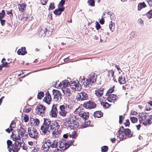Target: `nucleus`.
<instances>
[{"instance_id": "423d86ee", "label": "nucleus", "mask_w": 152, "mask_h": 152, "mask_svg": "<svg viewBox=\"0 0 152 152\" xmlns=\"http://www.w3.org/2000/svg\"><path fill=\"white\" fill-rule=\"evenodd\" d=\"M74 140L73 141H67V140H62L60 141L59 143V145L58 146L60 150L63 152V150L67 149L71 145H72L73 143Z\"/></svg>"}, {"instance_id": "09e8293b", "label": "nucleus", "mask_w": 152, "mask_h": 152, "mask_svg": "<svg viewBox=\"0 0 152 152\" xmlns=\"http://www.w3.org/2000/svg\"><path fill=\"white\" fill-rule=\"evenodd\" d=\"M114 24H115L114 23H113H113L112 21H111V22H110V24H109V28L110 30L112 32L114 30Z\"/></svg>"}, {"instance_id": "f257e3e1", "label": "nucleus", "mask_w": 152, "mask_h": 152, "mask_svg": "<svg viewBox=\"0 0 152 152\" xmlns=\"http://www.w3.org/2000/svg\"><path fill=\"white\" fill-rule=\"evenodd\" d=\"M119 137L121 141L125 140L127 138H131L133 133L129 129H124L123 126L121 127L118 131Z\"/></svg>"}, {"instance_id": "e433bc0d", "label": "nucleus", "mask_w": 152, "mask_h": 152, "mask_svg": "<svg viewBox=\"0 0 152 152\" xmlns=\"http://www.w3.org/2000/svg\"><path fill=\"white\" fill-rule=\"evenodd\" d=\"M7 148L8 149L9 151L10 152L11 148L12 147L13 144H12V142L10 140H8L7 141Z\"/></svg>"}, {"instance_id": "0eeeda50", "label": "nucleus", "mask_w": 152, "mask_h": 152, "mask_svg": "<svg viewBox=\"0 0 152 152\" xmlns=\"http://www.w3.org/2000/svg\"><path fill=\"white\" fill-rule=\"evenodd\" d=\"M53 93L54 96L53 100L54 101L60 102L62 99V94L61 92L58 90L53 89Z\"/></svg>"}, {"instance_id": "cd10ccee", "label": "nucleus", "mask_w": 152, "mask_h": 152, "mask_svg": "<svg viewBox=\"0 0 152 152\" xmlns=\"http://www.w3.org/2000/svg\"><path fill=\"white\" fill-rule=\"evenodd\" d=\"M84 110V109L83 108L79 107L75 109L74 113L77 115L80 116Z\"/></svg>"}, {"instance_id": "bf43d9fd", "label": "nucleus", "mask_w": 152, "mask_h": 152, "mask_svg": "<svg viewBox=\"0 0 152 152\" xmlns=\"http://www.w3.org/2000/svg\"><path fill=\"white\" fill-rule=\"evenodd\" d=\"M147 115H145L142 118H141V119L139 121L140 123H142L144 121H147L146 120V118L147 117Z\"/></svg>"}, {"instance_id": "72a5a7b5", "label": "nucleus", "mask_w": 152, "mask_h": 152, "mask_svg": "<svg viewBox=\"0 0 152 152\" xmlns=\"http://www.w3.org/2000/svg\"><path fill=\"white\" fill-rule=\"evenodd\" d=\"M146 7V5L144 2L140 3L138 4V10L140 11L142 8Z\"/></svg>"}, {"instance_id": "864d4df0", "label": "nucleus", "mask_w": 152, "mask_h": 152, "mask_svg": "<svg viewBox=\"0 0 152 152\" xmlns=\"http://www.w3.org/2000/svg\"><path fill=\"white\" fill-rule=\"evenodd\" d=\"M125 116L122 115H120L119 116V123L122 124L123 123V120L124 119Z\"/></svg>"}, {"instance_id": "0e129e2a", "label": "nucleus", "mask_w": 152, "mask_h": 152, "mask_svg": "<svg viewBox=\"0 0 152 152\" xmlns=\"http://www.w3.org/2000/svg\"><path fill=\"white\" fill-rule=\"evenodd\" d=\"M96 28V29L97 30H98L101 28V26L98 22H96V24L95 26Z\"/></svg>"}, {"instance_id": "de8ad7c7", "label": "nucleus", "mask_w": 152, "mask_h": 152, "mask_svg": "<svg viewBox=\"0 0 152 152\" xmlns=\"http://www.w3.org/2000/svg\"><path fill=\"white\" fill-rule=\"evenodd\" d=\"M44 94L43 92L40 91L38 92L37 94V98L41 99L44 96Z\"/></svg>"}, {"instance_id": "680f3d73", "label": "nucleus", "mask_w": 152, "mask_h": 152, "mask_svg": "<svg viewBox=\"0 0 152 152\" xmlns=\"http://www.w3.org/2000/svg\"><path fill=\"white\" fill-rule=\"evenodd\" d=\"M6 12L8 15H9L10 17H11L13 16V14L12 13V10H11L10 11L7 10Z\"/></svg>"}, {"instance_id": "4c0bfd02", "label": "nucleus", "mask_w": 152, "mask_h": 152, "mask_svg": "<svg viewBox=\"0 0 152 152\" xmlns=\"http://www.w3.org/2000/svg\"><path fill=\"white\" fill-rule=\"evenodd\" d=\"M115 87L114 86H112L107 91L106 94L109 95L111 94V93L113 92L114 91V88Z\"/></svg>"}, {"instance_id": "20e7f679", "label": "nucleus", "mask_w": 152, "mask_h": 152, "mask_svg": "<svg viewBox=\"0 0 152 152\" xmlns=\"http://www.w3.org/2000/svg\"><path fill=\"white\" fill-rule=\"evenodd\" d=\"M51 121L45 118L44 122L41 126L40 129L44 134H46L48 132H50L51 131Z\"/></svg>"}, {"instance_id": "a211bd4d", "label": "nucleus", "mask_w": 152, "mask_h": 152, "mask_svg": "<svg viewBox=\"0 0 152 152\" xmlns=\"http://www.w3.org/2000/svg\"><path fill=\"white\" fill-rule=\"evenodd\" d=\"M67 112L64 109V107L62 106L61 105L60 106L59 114L60 116L65 117L66 115Z\"/></svg>"}, {"instance_id": "a878e982", "label": "nucleus", "mask_w": 152, "mask_h": 152, "mask_svg": "<svg viewBox=\"0 0 152 152\" xmlns=\"http://www.w3.org/2000/svg\"><path fill=\"white\" fill-rule=\"evenodd\" d=\"M18 54L19 55H23L27 53L25 47H23L19 49L17 51Z\"/></svg>"}, {"instance_id": "e2e57ef3", "label": "nucleus", "mask_w": 152, "mask_h": 152, "mask_svg": "<svg viewBox=\"0 0 152 152\" xmlns=\"http://www.w3.org/2000/svg\"><path fill=\"white\" fill-rule=\"evenodd\" d=\"M49 8V9L51 10H53L55 8L54 3H51L50 4Z\"/></svg>"}, {"instance_id": "4be33fe9", "label": "nucleus", "mask_w": 152, "mask_h": 152, "mask_svg": "<svg viewBox=\"0 0 152 152\" xmlns=\"http://www.w3.org/2000/svg\"><path fill=\"white\" fill-rule=\"evenodd\" d=\"M69 84L70 83L68 80H65L61 82L58 85L60 87L65 88L68 86Z\"/></svg>"}, {"instance_id": "f704fd0d", "label": "nucleus", "mask_w": 152, "mask_h": 152, "mask_svg": "<svg viewBox=\"0 0 152 152\" xmlns=\"http://www.w3.org/2000/svg\"><path fill=\"white\" fill-rule=\"evenodd\" d=\"M32 119L33 120H31V121H32L33 122H32L31 123H33V124L35 126H38L40 123L39 120L38 118H34Z\"/></svg>"}, {"instance_id": "13d9d810", "label": "nucleus", "mask_w": 152, "mask_h": 152, "mask_svg": "<svg viewBox=\"0 0 152 152\" xmlns=\"http://www.w3.org/2000/svg\"><path fill=\"white\" fill-rule=\"evenodd\" d=\"M5 15V13L4 10H3L0 13V19L4 18Z\"/></svg>"}, {"instance_id": "c85d7f7f", "label": "nucleus", "mask_w": 152, "mask_h": 152, "mask_svg": "<svg viewBox=\"0 0 152 152\" xmlns=\"http://www.w3.org/2000/svg\"><path fill=\"white\" fill-rule=\"evenodd\" d=\"M103 113L101 111H97L95 112L94 114V116L95 117L100 118L103 116Z\"/></svg>"}, {"instance_id": "2f4dec72", "label": "nucleus", "mask_w": 152, "mask_h": 152, "mask_svg": "<svg viewBox=\"0 0 152 152\" xmlns=\"http://www.w3.org/2000/svg\"><path fill=\"white\" fill-rule=\"evenodd\" d=\"M2 63V64L0 65V70H2L3 67L8 68L10 66L9 63L5 62Z\"/></svg>"}, {"instance_id": "c756f323", "label": "nucleus", "mask_w": 152, "mask_h": 152, "mask_svg": "<svg viewBox=\"0 0 152 152\" xmlns=\"http://www.w3.org/2000/svg\"><path fill=\"white\" fill-rule=\"evenodd\" d=\"M12 133V134L11 135V137L12 139L13 140L16 141L20 140V137L19 134H14L13 132Z\"/></svg>"}, {"instance_id": "c03bdc74", "label": "nucleus", "mask_w": 152, "mask_h": 152, "mask_svg": "<svg viewBox=\"0 0 152 152\" xmlns=\"http://www.w3.org/2000/svg\"><path fill=\"white\" fill-rule=\"evenodd\" d=\"M69 136L72 138H75L77 136V134L76 131H74L71 134H69Z\"/></svg>"}, {"instance_id": "4d7b16f0", "label": "nucleus", "mask_w": 152, "mask_h": 152, "mask_svg": "<svg viewBox=\"0 0 152 152\" xmlns=\"http://www.w3.org/2000/svg\"><path fill=\"white\" fill-rule=\"evenodd\" d=\"M146 15L149 19H150L151 18L152 16V10H149L146 13Z\"/></svg>"}, {"instance_id": "6e6552de", "label": "nucleus", "mask_w": 152, "mask_h": 152, "mask_svg": "<svg viewBox=\"0 0 152 152\" xmlns=\"http://www.w3.org/2000/svg\"><path fill=\"white\" fill-rule=\"evenodd\" d=\"M51 141L50 140H47L44 143L42 146V150L44 152H50Z\"/></svg>"}, {"instance_id": "f3484780", "label": "nucleus", "mask_w": 152, "mask_h": 152, "mask_svg": "<svg viewBox=\"0 0 152 152\" xmlns=\"http://www.w3.org/2000/svg\"><path fill=\"white\" fill-rule=\"evenodd\" d=\"M108 96L107 100L109 102H114L118 100V97L115 94H111Z\"/></svg>"}, {"instance_id": "a19ab883", "label": "nucleus", "mask_w": 152, "mask_h": 152, "mask_svg": "<svg viewBox=\"0 0 152 152\" xmlns=\"http://www.w3.org/2000/svg\"><path fill=\"white\" fill-rule=\"evenodd\" d=\"M31 110V108L30 106L29 107L26 106L23 109V111L25 113H28L30 112Z\"/></svg>"}, {"instance_id": "dca6fc26", "label": "nucleus", "mask_w": 152, "mask_h": 152, "mask_svg": "<svg viewBox=\"0 0 152 152\" xmlns=\"http://www.w3.org/2000/svg\"><path fill=\"white\" fill-rule=\"evenodd\" d=\"M88 79L92 84L96 81L97 75L94 72H92L89 75Z\"/></svg>"}, {"instance_id": "ddd939ff", "label": "nucleus", "mask_w": 152, "mask_h": 152, "mask_svg": "<svg viewBox=\"0 0 152 152\" xmlns=\"http://www.w3.org/2000/svg\"><path fill=\"white\" fill-rule=\"evenodd\" d=\"M46 110V107L42 105H39L37 106L35 109V112L37 114H44Z\"/></svg>"}, {"instance_id": "052dcab7", "label": "nucleus", "mask_w": 152, "mask_h": 152, "mask_svg": "<svg viewBox=\"0 0 152 152\" xmlns=\"http://www.w3.org/2000/svg\"><path fill=\"white\" fill-rule=\"evenodd\" d=\"M130 123L129 120L128 119L126 120V122L124 123V124L126 127L129 126Z\"/></svg>"}, {"instance_id": "aec40b11", "label": "nucleus", "mask_w": 152, "mask_h": 152, "mask_svg": "<svg viewBox=\"0 0 152 152\" xmlns=\"http://www.w3.org/2000/svg\"><path fill=\"white\" fill-rule=\"evenodd\" d=\"M104 91V89L102 88L97 89L95 91V94L98 97L102 96L103 95Z\"/></svg>"}, {"instance_id": "393cba45", "label": "nucleus", "mask_w": 152, "mask_h": 152, "mask_svg": "<svg viewBox=\"0 0 152 152\" xmlns=\"http://www.w3.org/2000/svg\"><path fill=\"white\" fill-rule=\"evenodd\" d=\"M19 134L22 137H26L28 135L25 129L22 127H20L19 129Z\"/></svg>"}, {"instance_id": "b1692460", "label": "nucleus", "mask_w": 152, "mask_h": 152, "mask_svg": "<svg viewBox=\"0 0 152 152\" xmlns=\"http://www.w3.org/2000/svg\"><path fill=\"white\" fill-rule=\"evenodd\" d=\"M65 9V7H64L63 8L58 7V9H56L54 11L53 13L56 15H60L62 12Z\"/></svg>"}, {"instance_id": "4468645a", "label": "nucleus", "mask_w": 152, "mask_h": 152, "mask_svg": "<svg viewBox=\"0 0 152 152\" xmlns=\"http://www.w3.org/2000/svg\"><path fill=\"white\" fill-rule=\"evenodd\" d=\"M52 100L51 95L48 91L46 92L45 96L44 98L43 101L48 104H50Z\"/></svg>"}, {"instance_id": "3c124183", "label": "nucleus", "mask_w": 152, "mask_h": 152, "mask_svg": "<svg viewBox=\"0 0 152 152\" xmlns=\"http://www.w3.org/2000/svg\"><path fill=\"white\" fill-rule=\"evenodd\" d=\"M130 87V84L129 82H127L125 85L123 86V88L125 90L126 89H128Z\"/></svg>"}, {"instance_id": "a18cd8bd", "label": "nucleus", "mask_w": 152, "mask_h": 152, "mask_svg": "<svg viewBox=\"0 0 152 152\" xmlns=\"http://www.w3.org/2000/svg\"><path fill=\"white\" fill-rule=\"evenodd\" d=\"M65 3V0H61L58 5V7H65L64 6Z\"/></svg>"}, {"instance_id": "6ab92c4d", "label": "nucleus", "mask_w": 152, "mask_h": 152, "mask_svg": "<svg viewBox=\"0 0 152 152\" xmlns=\"http://www.w3.org/2000/svg\"><path fill=\"white\" fill-rule=\"evenodd\" d=\"M85 79L84 77L83 78V80L81 82L82 83L83 86L86 88L89 87L90 85L91 86L92 84L88 78L86 80H85Z\"/></svg>"}, {"instance_id": "9b49d317", "label": "nucleus", "mask_w": 152, "mask_h": 152, "mask_svg": "<svg viewBox=\"0 0 152 152\" xmlns=\"http://www.w3.org/2000/svg\"><path fill=\"white\" fill-rule=\"evenodd\" d=\"M21 142L17 141H15L10 148V152L12 151L13 152H18L21 146Z\"/></svg>"}, {"instance_id": "7c9ffc66", "label": "nucleus", "mask_w": 152, "mask_h": 152, "mask_svg": "<svg viewBox=\"0 0 152 152\" xmlns=\"http://www.w3.org/2000/svg\"><path fill=\"white\" fill-rule=\"evenodd\" d=\"M61 105L64 107V109L67 112L69 111L72 108L71 105L69 104H65L64 103V105Z\"/></svg>"}, {"instance_id": "37998d69", "label": "nucleus", "mask_w": 152, "mask_h": 152, "mask_svg": "<svg viewBox=\"0 0 152 152\" xmlns=\"http://www.w3.org/2000/svg\"><path fill=\"white\" fill-rule=\"evenodd\" d=\"M102 105L104 108H107L111 106V105L106 102H102L101 103Z\"/></svg>"}, {"instance_id": "5fc2aeb1", "label": "nucleus", "mask_w": 152, "mask_h": 152, "mask_svg": "<svg viewBox=\"0 0 152 152\" xmlns=\"http://www.w3.org/2000/svg\"><path fill=\"white\" fill-rule=\"evenodd\" d=\"M108 149V146H103L101 148V151L102 152H106Z\"/></svg>"}, {"instance_id": "f03ea898", "label": "nucleus", "mask_w": 152, "mask_h": 152, "mask_svg": "<svg viewBox=\"0 0 152 152\" xmlns=\"http://www.w3.org/2000/svg\"><path fill=\"white\" fill-rule=\"evenodd\" d=\"M64 124L72 129H75L77 128L79 125V123L76 121L75 117L73 116L67 118Z\"/></svg>"}, {"instance_id": "5701e85b", "label": "nucleus", "mask_w": 152, "mask_h": 152, "mask_svg": "<svg viewBox=\"0 0 152 152\" xmlns=\"http://www.w3.org/2000/svg\"><path fill=\"white\" fill-rule=\"evenodd\" d=\"M80 116L82 118L84 119V120H86L88 119L89 117V113L85 112L84 110Z\"/></svg>"}, {"instance_id": "c9c22d12", "label": "nucleus", "mask_w": 152, "mask_h": 152, "mask_svg": "<svg viewBox=\"0 0 152 152\" xmlns=\"http://www.w3.org/2000/svg\"><path fill=\"white\" fill-rule=\"evenodd\" d=\"M38 30L39 31V35L41 36H45V31L42 27H40L38 28Z\"/></svg>"}, {"instance_id": "39448f33", "label": "nucleus", "mask_w": 152, "mask_h": 152, "mask_svg": "<svg viewBox=\"0 0 152 152\" xmlns=\"http://www.w3.org/2000/svg\"><path fill=\"white\" fill-rule=\"evenodd\" d=\"M28 133L30 137L36 140L39 138V133L37 129L34 127L31 126L28 128Z\"/></svg>"}, {"instance_id": "473e14b6", "label": "nucleus", "mask_w": 152, "mask_h": 152, "mask_svg": "<svg viewBox=\"0 0 152 152\" xmlns=\"http://www.w3.org/2000/svg\"><path fill=\"white\" fill-rule=\"evenodd\" d=\"M149 118L147 121H144L143 122L144 125L146 126L148 124H151L152 123V115H150Z\"/></svg>"}, {"instance_id": "6e6d98bb", "label": "nucleus", "mask_w": 152, "mask_h": 152, "mask_svg": "<svg viewBox=\"0 0 152 152\" xmlns=\"http://www.w3.org/2000/svg\"><path fill=\"white\" fill-rule=\"evenodd\" d=\"M108 76L109 77H113L114 75V72L113 69H111L110 71L109 70Z\"/></svg>"}, {"instance_id": "603ef678", "label": "nucleus", "mask_w": 152, "mask_h": 152, "mask_svg": "<svg viewBox=\"0 0 152 152\" xmlns=\"http://www.w3.org/2000/svg\"><path fill=\"white\" fill-rule=\"evenodd\" d=\"M130 120L131 122L133 123H135L138 121V119L137 118L133 117H131L130 118Z\"/></svg>"}, {"instance_id": "69168bd1", "label": "nucleus", "mask_w": 152, "mask_h": 152, "mask_svg": "<svg viewBox=\"0 0 152 152\" xmlns=\"http://www.w3.org/2000/svg\"><path fill=\"white\" fill-rule=\"evenodd\" d=\"M24 120L25 122H27L29 120V117L27 115H25L24 117Z\"/></svg>"}, {"instance_id": "774afa93", "label": "nucleus", "mask_w": 152, "mask_h": 152, "mask_svg": "<svg viewBox=\"0 0 152 152\" xmlns=\"http://www.w3.org/2000/svg\"><path fill=\"white\" fill-rule=\"evenodd\" d=\"M38 149L37 146L34 147L33 148V149L32 151V152H37Z\"/></svg>"}, {"instance_id": "58836bf2", "label": "nucleus", "mask_w": 152, "mask_h": 152, "mask_svg": "<svg viewBox=\"0 0 152 152\" xmlns=\"http://www.w3.org/2000/svg\"><path fill=\"white\" fill-rule=\"evenodd\" d=\"M72 84V86H74V88L75 89H77V90H80V88L79 87V86L78 84L75 82H73L72 83H71Z\"/></svg>"}, {"instance_id": "412c9836", "label": "nucleus", "mask_w": 152, "mask_h": 152, "mask_svg": "<svg viewBox=\"0 0 152 152\" xmlns=\"http://www.w3.org/2000/svg\"><path fill=\"white\" fill-rule=\"evenodd\" d=\"M26 5L25 3H21L18 5V8L19 11L22 12H24L26 10Z\"/></svg>"}, {"instance_id": "338daca9", "label": "nucleus", "mask_w": 152, "mask_h": 152, "mask_svg": "<svg viewBox=\"0 0 152 152\" xmlns=\"http://www.w3.org/2000/svg\"><path fill=\"white\" fill-rule=\"evenodd\" d=\"M48 0H41L42 4L43 5H45L47 4Z\"/></svg>"}, {"instance_id": "1a4fd4ad", "label": "nucleus", "mask_w": 152, "mask_h": 152, "mask_svg": "<svg viewBox=\"0 0 152 152\" xmlns=\"http://www.w3.org/2000/svg\"><path fill=\"white\" fill-rule=\"evenodd\" d=\"M84 107L87 109H91L95 108L96 106V104L93 101H89L85 102L83 104Z\"/></svg>"}, {"instance_id": "49530a36", "label": "nucleus", "mask_w": 152, "mask_h": 152, "mask_svg": "<svg viewBox=\"0 0 152 152\" xmlns=\"http://www.w3.org/2000/svg\"><path fill=\"white\" fill-rule=\"evenodd\" d=\"M63 91L64 94L67 96H69L71 94V91L69 88H66V90H64Z\"/></svg>"}, {"instance_id": "8fccbe9b", "label": "nucleus", "mask_w": 152, "mask_h": 152, "mask_svg": "<svg viewBox=\"0 0 152 152\" xmlns=\"http://www.w3.org/2000/svg\"><path fill=\"white\" fill-rule=\"evenodd\" d=\"M16 127V124L13 121H12L11 122L10 126V128L12 129L13 130H14V128L15 129Z\"/></svg>"}, {"instance_id": "7ed1b4c3", "label": "nucleus", "mask_w": 152, "mask_h": 152, "mask_svg": "<svg viewBox=\"0 0 152 152\" xmlns=\"http://www.w3.org/2000/svg\"><path fill=\"white\" fill-rule=\"evenodd\" d=\"M60 127V125L56 121H51V131H52V136L55 138L58 137L60 134L59 131L58 130Z\"/></svg>"}, {"instance_id": "bb28decb", "label": "nucleus", "mask_w": 152, "mask_h": 152, "mask_svg": "<svg viewBox=\"0 0 152 152\" xmlns=\"http://www.w3.org/2000/svg\"><path fill=\"white\" fill-rule=\"evenodd\" d=\"M118 81L119 83L121 84H125L126 82L125 77L123 75L119 76Z\"/></svg>"}, {"instance_id": "ea45409f", "label": "nucleus", "mask_w": 152, "mask_h": 152, "mask_svg": "<svg viewBox=\"0 0 152 152\" xmlns=\"http://www.w3.org/2000/svg\"><path fill=\"white\" fill-rule=\"evenodd\" d=\"M90 122L89 121H88L87 120H85L84 124L81 126V128H83L86 127L88 126V125L90 124Z\"/></svg>"}, {"instance_id": "f8f14e48", "label": "nucleus", "mask_w": 152, "mask_h": 152, "mask_svg": "<svg viewBox=\"0 0 152 152\" xmlns=\"http://www.w3.org/2000/svg\"><path fill=\"white\" fill-rule=\"evenodd\" d=\"M77 99L78 101H82L87 100L88 98L87 94L84 92H80L77 96Z\"/></svg>"}, {"instance_id": "79ce46f5", "label": "nucleus", "mask_w": 152, "mask_h": 152, "mask_svg": "<svg viewBox=\"0 0 152 152\" xmlns=\"http://www.w3.org/2000/svg\"><path fill=\"white\" fill-rule=\"evenodd\" d=\"M87 3L89 6L92 7H94L95 6V2L94 0H88Z\"/></svg>"}, {"instance_id": "2eb2a0df", "label": "nucleus", "mask_w": 152, "mask_h": 152, "mask_svg": "<svg viewBox=\"0 0 152 152\" xmlns=\"http://www.w3.org/2000/svg\"><path fill=\"white\" fill-rule=\"evenodd\" d=\"M58 142L57 140H54L52 142L51 141L50 152H53V151H55L57 149H59L58 148Z\"/></svg>"}, {"instance_id": "9d476101", "label": "nucleus", "mask_w": 152, "mask_h": 152, "mask_svg": "<svg viewBox=\"0 0 152 152\" xmlns=\"http://www.w3.org/2000/svg\"><path fill=\"white\" fill-rule=\"evenodd\" d=\"M58 113V111L56 106L55 104H53L51 110L49 113L50 116L52 118H57Z\"/></svg>"}]
</instances>
